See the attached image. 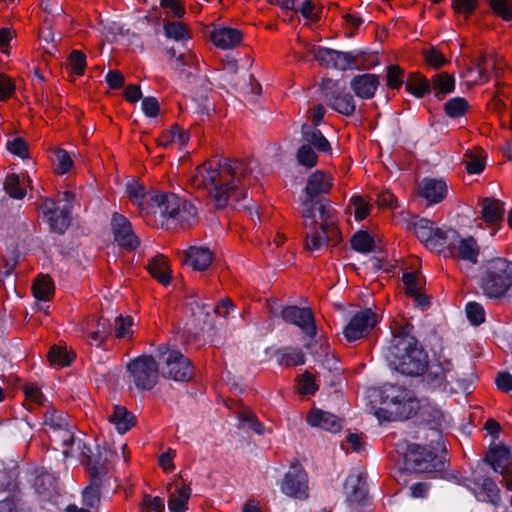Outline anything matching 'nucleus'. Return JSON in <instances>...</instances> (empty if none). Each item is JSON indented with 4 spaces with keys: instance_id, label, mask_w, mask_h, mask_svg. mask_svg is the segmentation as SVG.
<instances>
[{
    "instance_id": "nucleus-1",
    "label": "nucleus",
    "mask_w": 512,
    "mask_h": 512,
    "mask_svg": "<svg viewBox=\"0 0 512 512\" xmlns=\"http://www.w3.org/2000/svg\"><path fill=\"white\" fill-rule=\"evenodd\" d=\"M260 175L262 172L257 159L220 158L217 167H213L210 161L197 167L190 181L194 188L207 192L216 209H224L230 198L239 201L247 197L245 189L239 190L241 178L253 176L257 179Z\"/></svg>"
},
{
    "instance_id": "nucleus-2",
    "label": "nucleus",
    "mask_w": 512,
    "mask_h": 512,
    "mask_svg": "<svg viewBox=\"0 0 512 512\" xmlns=\"http://www.w3.org/2000/svg\"><path fill=\"white\" fill-rule=\"evenodd\" d=\"M412 326L402 327L398 334H393L382 355L393 371L405 377H420L427 370L428 353L416 339L409 334Z\"/></svg>"
},
{
    "instance_id": "nucleus-3",
    "label": "nucleus",
    "mask_w": 512,
    "mask_h": 512,
    "mask_svg": "<svg viewBox=\"0 0 512 512\" xmlns=\"http://www.w3.org/2000/svg\"><path fill=\"white\" fill-rule=\"evenodd\" d=\"M44 429L51 442L62 449L65 458H76L89 467L93 478L104 473V462L91 455V449L81 438L75 437L74 425L66 418H44Z\"/></svg>"
},
{
    "instance_id": "nucleus-4",
    "label": "nucleus",
    "mask_w": 512,
    "mask_h": 512,
    "mask_svg": "<svg viewBox=\"0 0 512 512\" xmlns=\"http://www.w3.org/2000/svg\"><path fill=\"white\" fill-rule=\"evenodd\" d=\"M333 186L332 179L322 170L311 173L306 180L303 194L300 196V212L305 227H314L319 219H323L324 227L331 224V213L335 210L330 200L325 198Z\"/></svg>"
},
{
    "instance_id": "nucleus-5",
    "label": "nucleus",
    "mask_w": 512,
    "mask_h": 512,
    "mask_svg": "<svg viewBox=\"0 0 512 512\" xmlns=\"http://www.w3.org/2000/svg\"><path fill=\"white\" fill-rule=\"evenodd\" d=\"M432 418L420 427V433L429 442L425 446L408 444L404 453L405 463L408 469L416 473H431L443 466L436 456L437 451L445 450L442 432L438 428V420Z\"/></svg>"
},
{
    "instance_id": "nucleus-6",
    "label": "nucleus",
    "mask_w": 512,
    "mask_h": 512,
    "mask_svg": "<svg viewBox=\"0 0 512 512\" xmlns=\"http://www.w3.org/2000/svg\"><path fill=\"white\" fill-rule=\"evenodd\" d=\"M478 284L486 298H504L512 288V261L500 257L489 260L480 273Z\"/></svg>"
},
{
    "instance_id": "nucleus-7",
    "label": "nucleus",
    "mask_w": 512,
    "mask_h": 512,
    "mask_svg": "<svg viewBox=\"0 0 512 512\" xmlns=\"http://www.w3.org/2000/svg\"><path fill=\"white\" fill-rule=\"evenodd\" d=\"M444 250H447L451 258L462 262L460 269L465 274H468L478 263L480 248L476 240L471 236L462 238L455 229L448 228V233L445 234L442 242V251Z\"/></svg>"
},
{
    "instance_id": "nucleus-8",
    "label": "nucleus",
    "mask_w": 512,
    "mask_h": 512,
    "mask_svg": "<svg viewBox=\"0 0 512 512\" xmlns=\"http://www.w3.org/2000/svg\"><path fill=\"white\" fill-rule=\"evenodd\" d=\"M129 384L139 391L151 390L157 383L159 367L150 355L139 356L127 364Z\"/></svg>"
},
{
    "instance_id": "nucleus-9",
    "label": "nucleus",
    "mask_w": 512,
    "mask_h": 512,
    "mask_svg": "<svg viewBox=\"0 0 512 512\" xmlns=\"http://www.w3.org/2000/svg\"><path fill=\"white\" fill-rule=\"evenodd\" d=\"M159 358L165 364L163 374L175 381H188L193 377L190 360L179 350L170 349L167 345L158 348Z\"/></svg>"
},
{
    "instance_id": "nucleus-10",
    "label": "nucleus",
    "mask_w": 512,
    "mask_h": 512,
    "mask_svg": "<svg viewBox=\"0 0 512 512\" xmlns=\"http://www.w3.org/2000/svg\"><path fill=\"white\" fill-rule=\"evenodd\" d=\"M321 92L326 104L344 116H352L356 110L353 96L341 89L338 82L332 79H323L320 84Z\"/></svg>"
},
{
    "instance_id": "nucleus-11",
    "label": "nucleus",
    "mask_w": 512,
    "mask_h": 512,
    "mask_svg": "<svg viewBox=\"0 0 512 512\" xmlns=\"http://www.w3.org/2000/svg\"><path fill=\"white\" fill-rule=\"evenodd\" d=\"M312 53L315 60L321 65L341 71L357 68V59L363 58L365 55V52L361 50L343 52L320 46L314 47Z\"/></svg>"
},
{
    "instance_id": "nucleus-12",
    "label": "nucleus",
    "mask_w": 512,
    "mask_h": 512,
    "mask_svg": "<svg viewBox=\"0 0 512 512\" xmlns=\"http://www.w3.org/2000/svg\"><path fill=\"white\" fill-rule=\"evenodd\" d=\"M408 227L427 248L442 252V242H444L445 234L448 233V228L435 227L431 220L419 216H413Z\"/></svg>"
},
{
    "instance_id": "nucleus-13",
    "label": "nucleus",
    "mask_w": 512,
    "mask_h": 512,
    "mask_svg": "<svg viewBox=\"0 0 512 512\" xmlns=\"http://www.w3.org/2000/svg\"><path fill=\"white\" fill-rule=\"evenodd\" d=\"M423 381L430 388H446L453 382H459L457 373L453 369V364L450 360L444 359L443 361L437 360L430 363L428 361L427 370H425Z\"/></svg>"
},
{
    "instance_id": "nucleus-14",
    "label": "nucleus",
    "mask_w": 512,
    "mask_h": 512,
    "mask_svg": "<svg viewBox=\"0 0 512 512\" xmlns=\"http://www.w3.org/2000/svg\"><path fill=\"white\" fill-rule=\"evenodd\" d=\"M330 218L332 223L329 224V226L327 227H324L323 219H320L321 232L317 230L318 222L315 224L313 228L307 227L310 230V232L307 233L306 235L305 246L309 251H319L329 242L336 244L340 240V232L336 226V219L334 213H331Z\"/></svg>"
},
{
    "instance_id": "nucleus-15",
    "label": "nucleus",
    "mask_w": 512,
    "mask_h": 512,
    "mask_svg": "<svg viewBox=\"0 0 512 512\" xmlns=\"http://www.w3.org/2000/svg\"><path fill=\"white\" fill-rule=\"evenodd\" d=\"M281 318L289 324L299 327L305 336L313 338L317 334L314 316L309 308L295 305L283 307L280 313Z\"/></svg>"
},
{
    "instance_id": "nucleus-16",
    "label": "nucleus",
    "mask_w": 512,
    "mask_h": 512,
    "mask_svg": "<svg viewBox=\"0 0 512 512\" xmlns=\"http://www.w3.org/2000/svg\"><path fill=\"white\" fill-rule=\"evenodd\" d=\"M378 322V316L370 308L357 312L343 330L345 338L356 341L364 337Z\"/></svg>"
},
{
    "instance_id": "nucleus-17",
    "label": "nucleus",
    "mask_w": 512,
    "mask_h": 512,
    "mask_svg": "<svg viewBox=\"0 0 512 512\" xmlns=\"http://www.w3.org/2000/svg\"><path fill=\"white\" fill-rule=\"evenodd\" d=\"M390 401L396 406L397 416H425L426 414L413 391L404 387L393 388Z\"/></svg>"
},
{
    "instance_id": "nucleus-18",
    "label": "nucleus",
    "mask_w": 512,
    "mask_h": 512,
    "mask_svg": "<svg viewBox=\"0 0 512 512\" xmlns=\"http://www.w3.org/2000/svg\"><path fill=\"white\" fill-rule=\"evenodd\" d=\"M111 229L114 241L119 246L130 251L139 246L140 240L134 233L131 222L124 215L118 212L112 214Z\"/></svg>"
},
{
    "instance_id": "nucleus-19",
    "label": "nucleus",
    "mask_w": 512,
    "mask_h": 512,
    "mask_svg": "<svg viewBox=\"0 0 512 512\" xmlns=\"http://www.w3.org/2000/svg\"><path fill=\"white\" fill-rule=\"evenodd\" d=\"M281 491L289 497L307 498L308 477L306 472L298 465L291 466L282 480Z\"/></svg>"
},
{
    "instance_id": "nucleus-20",
    "label": "nucleus",
    "mask_w": 512,
    "mask_h": 512,
    "mask_svg": "<svg viewBox=\"0 0 512 512\" xmlns=\"http://www.w3.org/2000/svg\"><path fill=\"white\" fill-rule=\"evenodd\" d=\"M149 201L154 214H159L161 218L171 223L182 204V198L172 192L153 193L149 196Z\"/></svg>"
},
{
    "instance_id": "nucleus-21",
    "label": "nucleus",
    "mask_w": 512,
    "mask_h": 512,
    "mask_svg": "<svg viewBox=\"0 0 512 512\" xmlns=\"http://www.w3.org/2000/svg\"><path fill=\"white\" fill-rule=\"evenodd\" d=\"M448 186L444 179L425 177L419 184V195L429 204H437L444 200Z\"/></svg>"
},
{
    "instance_id": "nucleus-22",
    "label": "nucleus",
    "mask_w": 512,
    "mask_h": 512,
    "mask_svg": "<svg viewBox=\"0 0 512 512\" xmlns=\"http://www.w3.org/2000/svg\"><path fill=\"white\" fill-rule=\"evenodd\" d=\"M475 496L478 500L498 506L501 497L496 483L489 477L474 474Z\"/></svg>"
},
{
    "instance_id": "nucleus-23",
    "label": "nucleus",
    "mask_w": 512,
    "mask_h": 512,
    "mask_svg": "<svg viewBox=\"0 0 512 512\" xmlns=\"http://www.w3.org/2000/svg\"><path fill=\"white\" fill-rule=\"evenodd\" d=\"M379 84L378 75L366 73L354 76L350 81V88L358 98L371 99L374 97Z\"/></svg>"
},
{
    "instance_id": "nucleus-24",
    "label": "nucleus",
    "mask_w": 512,
    "mask_h": 512,
    "mask_svg": "<svg viewBox=\"0 0 512 512\" xmlns=\"http://www.w3.org/2000/svg\"><path fill=\"white\" fill-rule=\"evenodd\" d=\"M26 408L29 413H37L36 408H43L41 416H54L55 409L49 405L48 400L36 385H27L24 388Z\"/></svg>"
},
{
    "instance_id": "nucleus-25",
    "label": "nucleus",
    "mask_w": 512,
    "mask_h": 512,
    "mask_svg": "<svg viewBox=\"0 0 512 512\" xmlns=\"http://www.w3.org/2000/svg\"><path fill=\"white\" fill-rule=\"evenodd\" d=\"M301 137L303 144H309V147H312L317 152L328 155L332 154V148L329 141L315 126H310L307 124L302 125Z\"/></svg>"
},
{
    "instance_id": "nucleus-26",
    "label": "nucleus",
    "mask_w": 512,
    "mask_h": 512,
    "mask_svg": "<svg viewBox=\"0 0 512 512\" xmlns=\"http://www.w3.org/2000/svg\"><path fill=\"white\" fill-rule=\"evenodd\" d=\"M34 298L39 302L37 303L38 309L46 312L44 303L48 302L54 294V282L49 275H39L32 286Z\"/></svg>"
},
{
    "instance_id": "nucleus-27",
    "label": "nucleus",
    "mask_w": 512,
    "mask_h": 512,
    "mask_svg": "<svg viewBox=\"0 0 512 512\" xmlns=\"http://www.w3.org/2000/svg\"><path fill=\"white\" fill-rule=\"evenodd\" d=\"M510 460V449L503 444L490 447L485 457V461L491 466L494 472L499 474L506 471L509 467Z\"/></svg>"
},
{
    "instance_id": "nucleus-28",
    "label": "nucleus",
    "mask_w": 512,
    "mask_h": 512,
    "mask_svg": "<svg viewBox=\"0 0 512 512\" xmlns=\"http://www.w3.org/2000/svg\"><path fill=\"white\" fill-rule=\"evenodd\" d=\"M171 65L173 69L184 75L190 83L198 78V60L195 54L191 52L179 53L176 60L171 62Z\"/></svg>"
},
{
    "instance_id": "nucleus-29",
    "label": "nucleus",
    "mask_w": 512,
    "mask_h": 512,
    "mask_svg": "<svg viewBox=\"0 0 512 512\" xmlns=\"http://www.w3.org/2000/svg\"><path fill=\"white\" fill-rule=\"evenodd\" d=\"M169 499L168 508L171 512H184L187 509V502L191 496V489L187 485L178 482L168 487Z\"/></svg>"
},
{
    "instance_id": "nucleus-30",
    "label": "nucleus",
    "mask_w": 512,
    "mask_h": 512,
    "mask_svg": "<svg viewBox=\"0 0 512 512\" xmlns=\"http://www.w3.org/2000/svg\"><path fill=\"white\" fill-rule=\"evenodd\" d=\"M345 491L350 502L359 503L366 497L367 488L364 474L352 472L345 481Z\"/></svg>"
},
{
    "instance_id": "nucleus-31",
    "label": "nucleus",
    "mask_w": 512,
    "mask_h": 512,
    "mask_svg": "<svg viewBox=\"0 0 512 512\" xmlns=\"http://www.w3.org/2000/svg\"><path fill=\"white\" fill-rule=\"evenodd\" d=\"M243 38L240 30L230 27H221L211 34L213 43L221 49H231L238 46Z\"/></svg>"
},
{
    "instance_id": "nucleus-32",
    "label": "nucleus",
    "mask_w": 512,
    "mask_h": 512,
    "mask_svg": "<svg viewBox=\"0 0 512 512\" xmlns=\"http://www.w3.org/2000/svg\"><path fill=\"white\" fill-rule=\"evenodd\" d=\"M185 262L196 271L206 270L212 263V252L207 247H190L185 254Z\"/></svg>"
},
{
    "instance_id": "nucleus-33",
    "label": "nucleus",
    "mask_w": 512,
    "mask_h": 512,
    "mask_svg": "<svg viewBox=\"0 0 512 512\" xmlns=\"http://www.w3.org/2000/svg\"><path fill=\"white\" fill-rule=\"evenodd\" d=\"M431 92L434 97L441 100L445 95L452 93L455 89V78L446 72L436 73L430 80Z\"/></svg>"
},
{
    "instance_id": "nucleus-34",
    "label": "nucleus",
    "mask_w": 512,
    "mask_h": 512,
    "mask_svg": "<svg viewBox=\"0 0 512 512\" xmlns=\"http://www.w3.org/2000/svg\"><path fill=\"white\" fill-rule=\"evenodd\" d=\"M277 361L285 367L304 365L306 357L302 349L292 346H286L276 351Z\"/></svg>"
},
{
    "instance_id": "nucleus-35",
    "label": "nucleus",
    "mask_w": 512,
    "mask_h": 512,
    "mask_svg": "<svg viewBox=\"0 0 512 512\" xmlns=\"http://www.w3.org/2000/svg\"><path fill=\"white\" fill-rule=\"evenodd\" d=\"M504 203L493 198H484L482 200V219L489 224L501 221L504 217Z\"/></svg>"
},
{
    "instance_id": "nucleus-36",
    "label": "nucleus",
    "mask_w": 512,
    "mask_h": 512,
    "mask_svg": "<svg viewBox=\"0 0 512 512\" xmlns=\"http://www.w3.org/2000/svg\"><path fill=\"white\" fill-rule=\"evenodd\" d=\"M406 90L416 98H422L431 93V83L423 75L410 73L405 81Z\"/></svg>"
},
{
    "instance_id": "nucleus-37",
    "label": "nucleus",
    "mask_w": 512,
    "mask_h": 512,
    "mask_svg": "<svg viewBox=\"0 0 512 512\" xmlns=\"http://www.w3.org/2000/svg\"><path fill=\"white\" fill-rule=\"evenodd\" d=\"M25 182L30 183L29 176L20 177L17 173L7 174L4 181V189L7 191L9 196L14 199H23L26 195V190L23 188Z\"/></svg>"
},
{
    "instance_id": "nucleus-38",
    "label": "nucleus",
    "mask_w": 512,
    "mask_h": 512,
    "mask_svg": "<svg viewBox=\"0 0 512 512\" xmlns=\"http://www.w3.org/2000/svg\"><path fill=\"white\" fill-rule=\"evenodd\" d=\"M147 269L152 277L157 279L161 284L170 283V273L167 264V258L163 255H157L151 259Z\"/></svg>"
},
{
    "instance_id": "nucleus-39",
    "label": "nucleus",
    "mask_w": 512,
    "mask_h": 512,
    "mask_svg": "<svg viewBox=\"0 0 512 512\" xmlns=\"http://www.w3.org/2000/svg\"><path fill=\"white\" fill-rule=\"evenodd\" d=\"M188 306L196 322V328L202 330L208 322V318L212 312V306L199 302L194 296L191 297Z\"/></svg>"
},
{
    "instance_id": "nucleus-40",
    "label": "nucleus",
    "mask_w": 512,
    "mask_h": 512,
    "mask_svg": "<svg viewBox=\"0 0 512 512\" xmlns=\"http://www.w3.org/2000/svg\"><path fill=\"white\" fill-rule=\"evenodd\" d=\"M47 219L52 231L63 234L71 223V207L64 206L57 214L50 215Z\"/></svg>"
},
{
    "instance_id": "nucleus-41",
    "label": "nucleus",
    "mask_w": 512,
    "mask_h": 512,
    "mask_svg": "<svg viewBox=\"0 0 512 512\" xmlns=\"http://www.w3.org/2000/svg\"><path fill=\"white\" fill-rule=\"evenodd\" d=\"M112 323L110 319L101 316L96 323V329L90 333V345L100 347L106 339L111 335Z\"/></svg>"
},
{
    "instance_id": "nucleus-42",
    "label": "nucleus",
    "mask_w": 512,
    "mask_h": 512,
    "mask_svg": "<svg viewBox=\"0 0 512 512\" xmlns=\"http://www.w3.org/2000/svg\"><path fill=\"white\" fill-rule=\"evenodd\" d=\"M87 468H89V467L87 466ZM88 471H89V474H91L90 469H88ZM106 472H107V468H106V463L104 462V473H102L101 475H99L96 478H93L92 475H90L91 484L88 487H86L83 491V503L87 507L94 508L99 504L100 491L98 488L97 481H100L101 478L106 474Z\"/></svg>"
},
{
    "instance_id": "nucleus-43",
    "label": "nucleus",
    "mask_w": 512,
    "mask_h": 512,
    "mask_svg": "<svg viewBox=\"0 0 512 512\" xmlns=\"http://www.w3.org/2000/svg\"><path fill=\"white\" fill-rule=\"evenodd\" d=\"M34 485L37 493L44 498L56 493L57 483L52 473H41L36 477Z\"/></svg>"
},
{
    "instance_id": "nucleus-44",
    "label": "nucleus",
    "mask_w": 512,
    "mask_h": 512,
    "mask_svg": "<svg viewBox=\"0 0 512 512\" xmlns=\"http://www.w3.org/2000/svg\"><path fill=\"white\" fill-rule=\"evenodd\" d=\"M351 247L356 252L367 254L373 251L374 240L368 232L360 230L357 231L350 240Z\"/></svg>"
},
{
    "instance_id": "nucleus-45",
    "label": "nucleus",
    "mask_w": 512,
    "mask_h": 512,
    "mask_svg": "<svg viewBox=\"0 0 512 512\" xmlns=\"http://www.w3.org/2000/svg\"><path fill=\"white\" fill-rule=\"evenodd\" d=\"M469 104L463 97H454L444 103L445 114L452 119H456L465 115L468 111Z\"/></svg>"
},
{
    "instance_id": "nucleus-46",
    "label": "nucleus",
    "mask_w": 512,
    "mask_h": 512,
    "mask_svg": "<svg viewBox=\"0 0 512 512\" xmlns=\"http://www.w3.org/2000/svg\"><path fill=\"white\" fill-rule=\"evenodd\" d=\"M296 160L300 166L312 169L318 163L317 151L309 147V144H302L296 152Z\"/></svg>"
},
{
    "instance_id": "nucleus-47",
    "label": "nucleus",
    "mask_w": 512,
    "mask_h": 512,
    "mask_svg": "<svg viewBox=\"0 0 512 512\" xmlns=\"http://www.w3.org/2000/svg\"><path fill=\"white\" fill-rule=\"evenodd\" d=\"M196 217V207L189 201L182 199V204L176 212L173 223L180 224L182 226L191 225L192 221L195 220Z\"/></svg>"
},
{
    "instance_id": "nucleus-48",
    "label": "nucleus",
    "mask_w": 512,
    "mask_h": 512,
    "mask_svg": "<svg viewBox=\"0 0 512 512\" xmlns=\"http://www.w3.org/2000/svg\"><path fill=\"white\" fill-rule=\"evenodd\" d=\"M126 194L129 199L139 207L141 211L144 208V201L146 199V191L142 184L136 181H131L126 184Z\"/></svg>"
},
{
    "instance_id": "nucleus-49",
    "label": "nucleus",
    "mask_w": 512,
    "mask_h": 512,
    "mask_svg": "<svg viewBox=\"0 0 512 512\" xmlns=\"http://www.w3.org/2000/svg\"><path fill=\"white\" fill-rule=\"evenodd\" d=\"M308 425L329 431L339 432L343 427L342 418H306Z\"/></svg>"
},
{
    "instance_id": "nucleus-50",
    "label": "nucleus",
    "mask_w": 512,
    "mask_h": 512,
    "mask_svg": "<svg viewBox=\"0 0 512 512\" xmlns=\"http://www.w3.org/2000/svg\"><path fill=\"white\" fill-rule=\"evenodd\" d=\"M48 358L52 364L65 367L71 364L74 359V354L69 353L62 347L52 346L49 350Z\"/></svg>"
},
{
    "instance_id": "nucleus-51",
    "label": "nucleus",
    "mask_w": 512,
    "mask_h": 512,
    "mask_svg": "<svg viewBox=\"0 0 512 512\" xmlns=\"http://www.w3.org/2000/svg\"><path fill=\"white\" fill-rule=\"evenodd\" d=\"M465 313L469 322L474 326H478L485 321V310L477 302H468L465 306Z\"/></svg>"
},
{
    "instance_id": "nucleus-52",
    "label": "nucleus",
    "mask_w": 512,
    "mask_h": 512,
    "mask_svg": "<svg viewBox=\"0 0 512 512\" xmlns=\"http://www.w3.org/2000/svg\"><path fill=\"white\" fill-rule=\"evenodd\" d=\"M318 389V386L315 383L314 376L305 371L298 378V391L302 395H312Z\"/></svg>"
},
{
    "instance_id": "nucleus-53",
    "label": "nucleus",
    "mask_w": 512,
    "mask_h": 512,
    "mask_svg": "<svg viewBox=\"0 0 512 512\" xmlns=\"http://www.w3.org/2000/svg\"><path fill=\"white\" fill-rule=\"evenodd\" d=\"M490 6L505 21L512 20V0H490Z\"/></svg>"
},
{
    "instance_id": "nucleus-54",
    "label": "nucleus",
    "mask_w": 512,
    "mask_h": 512,
    "mask_svg": "<svg viewBox=\"0 0 512 512\" xmlns=\"http://www.w3.org/2000/svg\"><path fill=\"white\" fill-rule=\"evenodd\" d=\"M238 427L245 433L254 432L258 435L264 434L265 426L258 421V418H239Z\"/></svg>"
},
{
    "instance_id": "nucleus-55",
    "label": "nucleus",
    "mask_w": 512,
    "mask_h": 512,
    "mask_svg": "<svg viewBox=\"0 0 512 512\" xmlns=\"http://www.w3.org/2000/svg\"><path fill=\"white\" fill-rule=\"evenodd\" d=\"M69 65L72 71L80 76L84 73L86 67V56L79 50H73L69 55Z\"/></svg>"
},
{
    "instance_id": "nucleus-56",
    "label": "nucleus",
    "mask_w": 512,
    "mask_h": 512,
    "mask_svg": "<svg viewBox=\"0 0 512 512\" xmlns=\"http://www.w3.org/2000/svg\"><path fill=\"white\" fill-rule=\"evenodd\" d=\"M133 324V319L130 316L119 315L114 320L115 336L117 338H124L131 331L130 328Z\"/></svg>"
},
{
    "instance_id": "nucleus-57",
    "label": "nucleus",
    "mask_w": 512,
    "mask_h": 512,
    "mask_svg": "<svg viewBox=\"0 0 512 512\" xmlns=\"http://www.w3.org/2000/svg\"><path fill=\"white\" fill-rule=\"evenodd\" d=\"M164 32L167 38L180 41L186 38L185 27L178 22H168L164 25Z\"/></svg>"
},
{
    "instance_id": "nucleus-58",
    "label": "nucleus",
    "mask_w": 512,
    "mask_h": 512,
    "mask_svg": "<svg viewBox=\"0 0 512 512\" xmlns=\"http://www.w3.org/2000/svg\"><path fill=\"white\" fill-rule=\"evenodd\" d=\"M164 507V500L161 497L145 495L141 506V512H163Z\"/></svg>"
},
{
    "instance_id": "nucleus-59",
    "label": "nucleus",
    "mask_w": 512,
    "mask_h": 512,
    "mask_svg": "<svg viewBox=\"0 0 512 512\" xmlns=\"http://www.w3.org/2000/svg\"><path fill=\"white\" fill-rule=\"evenodd\" d=\"M6 147L10 153L22 159L28 156V145L26 141L20 137H17L12 141H8Z\"/></svg>"
},
{
    "instance_id": "nucleus-60",
    "label": "nucleus",
    "mask_w": 512,
    "mask_h": 512,
    "mask_svg": "<svg viewBox=\"0 0 512 512\" xmlns=\"http://www.w3.org/2000/svg\"><path fill=\"white\" fill-rule=\"evenodd\" d=\"M313 338H309L310 340L304 344V348L309 352V354L314 357L316 361H318L321 357H323L326 349H329V346L319 342L318 340Z\"/></svg>"
},
{
    "instance_id": "nucleus-61",
    "label": "nucleus",
    "mask_w": 512,
    "mask_h": 512,
    "mask_svg": "<svg viewBox=\"0 0 512 512\" xmlns=\"http://www.w3.org/2000/svg\"><path fill=\"white\" fill-rule=\"evenodd\" d=\"M424 56L425 61L433 68H440L448 62L443 53L435 48L425 51Z\"/></svg>"
},
{
    "instance_id": "nucleus-62",
    "label": "nucleus",
    "mask_w": 512,
    "mask_h": 512,
    "mask_svg": "<svg viewBox=\"0 0 512 512\" xmlns=\"http://www.w3.org/2000/svg\"><path fill=\"white\" fill-rule=\"evenodd\" d=\"M141 108L145 116L149 118H155L160 111L158 100L152 96L142 99Z\"/></svg>"
},
{
    "instance_id": "nucleus-63",
    "label": "nucleus",
    "mask_w": 512,
    "mask_h": 512,
    "mask_svg": "<svg viewBox=\"0 0 512 512\" xmlns=\"http://www.w3.org/2000/svg\"><path fill=\"white\" fill-rule=\"evenodd\" d=\"M403 71L397 65H390L387 68V85L390 88H399L403 84L401 78Z\"/></svg>"
},
{
    "instance_id": "nucleus-64",
    "label": "nucleus",
    "mask_w": 512,
    "mask_h": 512,
    "mask_svg": "<svg viewBox=\"0 0 512 512\" xmlns=\"http://www.w3.org/2000/svg\"><path fill=\"white\" fill-rule=\"evenodd\" d=\"M111 425L122 435L136 425L135 418H108Z\"/></svg>"
}]
</instances>
